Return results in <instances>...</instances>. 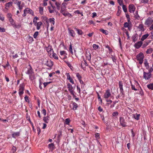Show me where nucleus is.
<instances>
[{
  "label": "nucleus",
  "instance_id": "f257e3e1",
  "mask_svg": "<svg viewBox=\"0 0 153 153\" xmlns=\"http://www.w3.org/2000/svg\"><path fill=\"white\" fill-rule=\"evenodd\" d=\"M9 20L10 22L11 25L15 29H19L20 27L21 26V25L20 24H16L15 22H14V20L12 18H9Z\"/></svg>",
  "mask_w": 153,
  "mask_h": 153
},
{
  "label": "nucleus",
  "instance_id": "f03ea898",
  "mask_svg": "<svg viewBox=\"0 0 153 153\" xmlns=\"http://www.w3.org/2000/svg\"><path fill=\"white\" fill-rule=\"evenodd\" d=\"M138 61H139V63L142 64L143 63V59L144 58V55L143 53L140 52L136 56Z\"/></svg>",
  "mask_w": 153,
  "mask_h": 153
},
{
  "label": "nucleus",
  "instance_id": "7ed1b4c3",
  "mask_svg": "<svg viewBox=\"0 0 153 153\" xmlns=\"http://www.w3.org/2000/svg\"><path fill=\"white\" fill-rule=\"evenodd\" d=\"M153 22V19L150 17H148L146 20L145 25L148 27Z\"/></svg>",
  "mask_w": 153,
  "mask_h": 153
},
{
  "label": "nucleus",
  "instance_id": "20e7f679",
  "mask_svg": "<svg viewBox=\"0 0 153 153\" xmlns=\"http://www.w3.org/2000/svg\"><path fill=\"white\" fill-rule=\"evenodd\" d=\"M136 9L134 5L132 4H130L128 6V10L130 13H134Z\"/></svg>",
  "mask_w": 153,
  "mask_h": 153
},
{
  "label": "nucleus",
  "instance_id": "39448f33",
  "mask_svg": "<svg viewBox=\"0 0 153 153\" xmlns=\"http://www.w3.org/2000/svg\"><path fill=\"white\" fill-rule=\"evenodd\" d=\"M119 86L120 89V94L122 95H124V91L123 88V83L122 81H120L119 82Z\"/></svg>",
  "mask_w": 153,
  "mask_h": 153
},
{
  "label": "nucleus",
  "instance_id": "423d86ee",
  "mask_svg": "<svg viewBox=\"0 0 153 153\" xmlns=\"http://www.w3.org/2000/svg\"><path fill=\"white\" fill-rule=\"evenodd\" d=\"M24 88L25 86L23 84L20 85L19 92V94L20 96H22L24 93Z\"/></svg>",
  "mask_w": 153,
  "mask_h": 153
},
{
  "label": "nucleus",
  "instance_id": "0eeeda50",
  "mask_svg": "<svg viewBox=\"0 0 153 153\" xmlns=\"http://www.w3.org/2000/svg\"><path fill=\"white\" fill-rule=\"evenodd\" d=\"M151 74L149 73H146L145 72H143V77L146 80H149L151 78Z\"/></svg>",
  "mask_w": 153,
  "mask_h": 153
},
{
  "label": "nucleus",
  "instance_id": "6e6552de",
  "mask_svg": "<svg viewBox=\"0 0 153 153\" xmlns=\"http://www.w3.org/2000/svg\"><path fill=\"white\" fill-rule=\"evenodd\" d=\"M120 124L123 127H125L127 126L125 120L123 117H120Z\"/></svg>",
  "mask_w": 153,
  "mask_h": 153
},
{
  "label": "nucleus",
  "instance_id": "1a4fd4ad",
  "mask_svg": "<svg viewBox=\"0 0 153 153\" xmlns=\"http://www.w3.org/2000/svg\"><path fill=\"white\" fill-rule=\"evenodd\" d=\"M46 50L48 53L50 54V55H51L52 53H53V51L51 46L49 45L48 47L46 48Z\"/></svg>",
  "mask_w": 153,
  "mask_h": 153
},
{
  "label": "nucleus",
  "instance_id": "9d476101",
  "mask_svg": "<svg viewBox=\"0 0 153 153\" xmlns=\"http://www.w3.org/2000/svg\"><path fill=\"white\" fill-rule=\"evenodd\" d=\"M142 41H140L136 43H135L134 45V46L136 48L138 49L140 48V47L142 45Z\"/></svg>",
  "mask_w": 153,
  "mask_h": 153
},
{
  "label": "nucleus",
  "instance_id": "9b49d317",
  "mask_svg": "<svg viewBox=\"0 0 153 153\" xmlns=\"http://www.w3.org/2000/svg\"><path fill=\"white\" fill-rule=\"evenodd\" d=\"M111 94L109 90L105 91V92L104 95V97L105 98H107L110 96Z\"/></svg>",
  "mask_w": 153,
  "mask_h": 153
},
{
  "label": "nucleus",
  "instance_id": "f8f14e48",
  "mask_svg": "<svg viewBox=\"0 0 153 153\" xmlns=\"http://www.w3.org/2000/svg\"><path fill=\"white\" fill-rule=\"evenodd\" d=\"M28 66L30 67V68L28 69L27 71L26 72V73L27 74H31V73L34 72L31 65L29 64Z\"/></svg>",
  "mask_w": 153,
  "mask_h": 153
},
{
  "label": "nucleus",
  "instance_id": "ddd939ff",
  "mask_svg": "<svg viewBox=\"0 0 153 153\" xmlns=\"http://www.w3.org/2000/svg\"><path fill=\"white\" fill-rule=\"evenodd\" d=\"M45 65L51 68L53 65V62L51 60L47 61Z\"/></svg>",
  "mask_w": 153,
  "mask_h": 153
},
{
  "label": "nucleus",
  "instance_id": "4468645a",
  "mask_svg": "<svg viewBox=\"0 0 153 153\" xmlns=\"http://www.w3.org/2000/svg\"><path fill=\"white\" fill-rule=\"evenodd\" d=\"M67 76V79L68 80H69L70 82L72 84H74V82L72 78H71L68 73H66V74Z\"/></svg>",
  "mask_w": 153,
  "mask_h": 153
},
{
  "label": "nucleus",
  "instance_id": "2eb2a0df",
  "mask_svg": "<svg viewBox=\"0 0 153 153\" xmlns=\"http://www.w3.org/2000/svg\"><path fill=\"white\" fill-rule=\"evenodd\" d=\"M138 34L137 33L134 34L132 36V39L134 42H135L137 40Z\"/></svg>",
  "mask_w": 153,
  "mask_h": 153
},
{
  "label": "nucleus",
  "instance_id": "dca6fc26",
  "mask_svg": "<svg viewBox=\"0 0 153 153\" xmlns=\"http://www.w3.org/2000/svg\"><path fill=\"white\" fill-rule=\"evenodd\" d=\"M69 34L73 37H74L75 34L74 31L72 30L68 29Z\"/></svg>",
  "mask_w": 153,
  "mask_h": 153
},
{
  "label": "nucleus",
  "instance_id": "f3484780",
  "mask_svg": "<svg viewBox=\"0 0 153 153\" xmlns=\"http://www.w3.org/2000/svg\"><path fill=\"white\" fill-rule=\"evenodd\" d=\"M62 14L65 16H67L69 17H70L71 18L72 17V15L69 13H68L67 11L64 12Z\"/></svg>",
  "mask_w": 153,
  "mask_h": 153
},
{
  "label": "nucleus",
  "instance_id": "a211bd4d",
  "mask_svg": "<svg viewBox=\"0 0 153 153\" xmlns=\"http://www.w3.org/2000/svg\"><path fill=\"white\" fill-rule=\"evenodd\" d=\"M86 57L87 59L89 61H90L91 58V54L89 52H86Z\"/></svg>",
  "mask_w": 153,
  "mask_h": 153
},
{
  "label": "nucleus",
  "instance_id": "6ab92c4d",
  "mask_svg": "<svg viewBox=\"0 0 153 153\" xmlns=\"http://www.w3.org/2000/svg\"><path fill=\"white\" fill-rule=\"evenodd\" d=\"M48 148L51 150H53L55 149V146L53 143L49 144L48 145Z\"/></svg>",
  "mask_w": 153,
  "mask_h": 153
},
{
  "label": "nucleus",
  "instance_id": "aec40b11",
  "mask_svg": "<svg viewBox=\"0 0 153 153\" xmlns=\"http://www.w3.org/2000/svg\"><path fill=\"white\" fill-rule=\"evenodd\" d=\"M29 76V78L30 79L33 81L35 79V74L34 72H33L31 74H28Z\"/></svg>",
  "mask_w": 153,
  "mask_h": 153
},
{
  "label": "nucleus",
  "instance_id": "412c9836",
  "mask_svg": "<svg viewBox=\"0 0 153 153\" xmlns=\"http://www.w3.org/2000/svg\"><path fill=\"white\" fill-rule=\"evenodd\" d=\"M74 29L77 31V33L79 35H82L83 33L82 31L80 29H78L76 27L74 28Z\"/></svg>",
  "mask_w": 153,
  "mask_h": 153
},
{
  "label": "nucleus",
  "instance_id": "4be33fe9",
  "mask_svg": "<svg viewBox=\"0 0 153 153\" xmlns=\"http://www.w3.org/2000/svg\"><path fill=\"white\" fill-rule=\"evenodd\" d=\"M25 10H26V12L27 13H29L32 15H33L34 13L33 11L31 9L27 8Z\"/></svg>",
  "mask_w": 153,
  "mask_h": 153
},
{
  "label": "nucleus",
  "instance_id": "5701e85b",
  "mask_svg": "<svg viewBox=\"0 0 153 153\" xmlns=\"http://www.w3.org/2000/svg\"><path fill=\"white\" fill-rule=\"evenodd\" d=\"M20 135V132H14L12 134V136L13 137L15 138L16 137H18Z\"/></svg>",
  "mask_w": 153,
  "mask_h": 153
},
{
  "label": "nucleus",
  "instance_id": "b1692460",
  "mask_svg": "<svg viewBox=\"0 0 153 153\" xmlns=\"http://www.w3.org/2000/svg\"><path fill=\"white\" fill-rule=\"evenodd\" d=\"M49 117L47 116L46 117H43V120L45 123H48L49 122Z\"/></svg>",
  "mask_w": 153,
  "mask_h": 153
},
{
  "label": "nucleus",
  "instance_id": "393cba45",
  "mask_svg": "<svg viewBox=\"0 0 153 153\" xmlns=\"http://www.w3.org/2000/svg\"><path fill=\"white\" fill-rule=\"evenodd\" d=\"M149 34L148 33L143 35L141 39V41H143L149 36Z\"/></svg>",
  "mask_w": 153,
  "mask_h": 153
},
{
  "label": "nucleus",
  "instance_id": "a878e982",
  "mask_svg": "<svg viewBox=\"0 0 153 153\" xmlns=\"http://www.w3.org/2000/svg\"><path fill=\"white\" fill-rule=\"evenodd\" d=\"M134 18L137 20H139L140 19V16L138 14V11H136L134 14Z\"/></svg>",
  "mask_w": 153,
  "mask_h": 153
},
{
  "label": "nucleus",
  "instance_id": "bb28decb",
  "mask_svg": "<svg viewBox=\"0 0 153 153\" xmlns=\"http://www.w3.org/2000/svg\"><path fill=\"white\" fill-rule=\"evenodd\" d=\"M73 107L72 109L74 110H75L77 109V108L78 107V105L75 102H73L72 104Z\"/></svg>",
  "mask_w": 153,
  "mask_h": 153
},
{
  "label": "nucleus",
  "instance_id": "cd10ccee",
  "mask_svg": "<svg viewBox=\"0 0 153 153\" xmlns=\"http://www.w3.org/2000/svg\"><path fill=\"white\" fill-rule=\"evenodd\" d=\"M42 24V23L41 22H38L36 24V28L38 30H39L40 28V26Z\"/></svg>",
  "mask_w": 153,
  "mask_h": 153
},
{
  "label": "nucleus",
  "instance_id": "c85d7f7f",
  "mask_svg": "<svg viewBox=\"0 0 153 153\" xmlns=\"http://www.w3.org/2000/svg\"><path fill=\"white\" fill-rule=\"evenodd\" d=\"M138 28L142 31H144L145 30L142 24H140L138 27Z\"/></svg>",
  "mask_w": 153,
  "mask_h": 153
},
{
  "label": "nucleus",
  "instance_id": "c756f323",
  "mask_svg": "<svg viewBox=\"0 0 153 153\" xmlns=\"http://www.w3.org/2000/svg\"><path fill=\"white\" fill-rule=\"evenodd\" d=\"M133 115L134 118L136 120H138L139 119V117L140 116V114H138L136 113L135 114H134Z\"/></svg>",
  "mask_w": 153,
  "mask_h": 153
},
{
  "label": "nucleus",
  "instance_id": "7c9ffc66",
  "mask_svg": "<svg viewBox=\"0 0 153 153\" xmlns=\"http://www.w3.org/2000/svg\"><path fill=\"white\" fill-rule=\"evenodd\" d=\"M12 2H9L7 3H6L5 4V6H6V7H5V8L6 9H8L7 8V7H9L10 6H12Z\"/></svg>",
  "mask_w": 153,
  "mask_h": 153
},
{
  "label": "nucleus",
  "instance_id": "2f4dec72",
  "mask_svg": "<svg viewBox=\"0 0 153 153\" xmlns=\"http://www.w3.org/2000/svg\"><path fill=\"white\" fill-rule=\"evenodd\" d=\"M14 4H16L19 7L20 6L21 4V1H19L18 0H15L14 2Z\"/></svg>",
  "mask_w": 153,
  "mask_h": 153
},
{
  "label": "nucleus",
  "instance_id": "473e14b6",
  "mask_svg": "<svg viewBox=\"0 0 153 153\" xmlns=\"http://www.w3.org/2000/svg\"><path fill=\"white\" fill-rule=\"evenodd\" d=\"M38 19H39V18L36 16L34 18L33 21V22L35 25L36 26V24L37 23V22L36 21Z\"/></svg>",
  "mask_w": 153,
  "mask_h": 153
},
{
  "label": "nucleus",
  "instance_id": "72a5a7b5",
  "mask_svg": "<svg viewBox=\"0 0 153 153\" xmlns=\"http://www.w3.org/2000/svg\"><path fill=\"white\" fill-rule=\"evenodd\" d=\"M48 20L50 22L52 23L53 25L55 24V19L54 18H50Z\"/></svg>",
  "mask_w": 153,
  "mask_h": 153
},
{
  "label": "nucleus",
  "instance_id": "f704fd0d",
  "mask_svg": "<svg viewBox=\"0 0 153 153\" xmlns=\"http://www.w3.org/2000/svg\"><path fill=\"white\" fill-rule=\"evenodd\" d=\"M147 87L149 89L153 90V83H150L147 85Z\"/></svg>",
  "mask_w": 153,
  "mask_h": 153
},
{
  "label": "nucleus",
  "instance_id": "c9c22d12",
  "mask_svg": "<svg viewBox=\"0 0 153 153\" xmlns=\"http://www.w3.org/2000/svg\"><path fill=\"white\" fill-rule=\"evenodd\" d=\"M117 7H118V10L117 12V16H119L120 14V13L121 11V10H120L121 9V7L120 6H118Z\"/></svg>",
  "mask_w": 153,
  "mask_h": 153
},
{
  "label": "nucleus",
  "instance_id": "e433bc0d",
  "mask_svg": "<svg viewBox=\"0 0 153 153\" xmlns=\"http://www.w3.org/2000/svg\"><path fill=\"white\" fill-rule=\"evenodd\" d=\"M39 12L40 14L41 15L43 14V8L42 7H39Z\"/></svg>",
  "mask_w": 153,
  "mask_h": 153
},
{
  "label": "nucleus",
  "instance_id": "4c0bfd02",
  "mask_svg": "<svg viewBox=\"0 0 153 153\" xmlns=\"http://www.w3.org/2000/svg\"><path fill=\"white\" fill-rule=\"evenodd\" d=\"M68 88H71L73 89H75V85L74 86H73L70 83H68L67 85Z\"/></svg>",
  "mask_w": 153,
  "mask_h": 153
},
{
  "label": "nucleus",
  "instance_id": "58836bf2",
  "mask_svg": "<svg viewBox=\"0 0 153 153\" xmlns=\"http://www.w3.org/2000/svg\"><path fill=\"white\" fill-rule=\"evenodd\" d=\"M153 51V49L152 48H150L149 49H148L146 51V53L148 54H150L151 53L152 51Z\"/></svg>",
  "mask_w": 153,
  "mask_h": 153
},
{
  "label": "nucleus",
  "instance_id": "ea45409f",
  "mask_svg": "<svg viewBox=\"0 0 153 153\" xmlns=\"http://www.w3.org/2000/svg\"><path fill=\"white\" fill-rule=\"evenodd\" d=\"M123 9L124 12L126 13L127 12V9L126 8V6L124 4L122 5Z\"/></svg>",
  "mask_w": 153,
  "mask_h": 153
},
{
  "label": "nucleus",
  "instance_id": "a19ab883",
  "mask_svg": "<svg viewBox=\"0 0 153 153\" xmlns=\"http://www.w3.org/2000/svg\"><path fill=\"white\" fill-rule=\"evenodd\" d=\"M62 136V131H59V134L57 136L58 140H59L60 139L61 137Z\"/></svg>",
  "mask_w": 153,
  "mask_h": 153
},
{
  "label": "nucleus",
  "instance_id": "79ce46f5",
  "mask_svg": "<svg viewBox=\"0 0 153 153\" xmlns=\"http://www.w3.org/2000/svg\"><path fill=\"white\" fill-rule=\"evenodd\" d=\"M33 40V39L32 37L29 36L28 39V42L29 43H32Z\"/></svg>",
  "mask_w": 153,
  "mask_h": 153
},
{
  "label": "nucleus",
  "instance_id": "37998d69",
  "mask_svg": "<svg viewBox=\"0 0 153 153\" xmlns=\"http://www.w3.org/2000/svg\"><path fill=\"white\" fill-rule=\"evenodd\" d=\"M100 30L105 35H107L108 34L107 31L106 30H104L103 29H100Z\"/></svg>",
  "mask_w": 153,
  "mask_h": 153
},
{
  "label": "nucleus",
  "instance_id": "c03bdc74",
  "mask_svg": "<svg viewBox=\"0 0 153 153\" xmlns=\"http://www.w3.org/2000/svg\"><path fill=\"white\" fill-rule=\"evenodd\" d=\"M55 4L57 7V10H59L60 8V4L57 2H56Z\"/></svg>",
  "mask_w": 153,
  "mask_h": 153
},
{
  "label": "nucleus",
  "instance_id": "a18cd8bd",
  "mask_svg": "<svg viewBox=\"0 0 153 153\" xmlns=\"http://www.w3.org/2000/svg\"><path fill=\"white\" fill-rule=\"evenodd\" d=\"M144 65L147 69H148L149 68V63L147 62L146 60L144 62Z\"/></svg>",
  "mask_w": 153,
  "mask_h": 153
},
{
  "label": "nucleus",
  "instance_id": "49530a36",
  "mask_svg": "<svg viewBox=\"0 0 153 153\" xmlns=\"http://www.w3.org/2000/svg\"><path fill=\"white\" fill-rule=\"evenodd\" d=\"M70 120L69 118H67L65 120V123L67 125H69V123L70 122Z\"/></svg>",
  "mask_w": 153,
  "mask_h": 153
},
{
  "label": "nucleus",
  "instance_id": "de8ad7c7",
  "mask_svg": "<svg viewBox=\"0 0 153 153\" xmlns=\"http://www.w3.org/2000/svg\"><path fill=\"white\" fill-rule=\"evenodd\" d=\"M43 18H44V19H45V20L46 22L48 24L47 28V29H48V28L49 26V23H48V19L47 18V17H46L45 16Z\"/></svg>",
  "mask_w": 153,
  "mask_h": 153
},
{
  "label": "nucleus",
  "instance_id": "09e8293b",
  "mask_svg": "<svg viewBox=\"0 0 153 153\" xmlns=\"http://www.w3.org/2000/svg\"><path fill=\"white\" fill-rule=\"evenodd\" d=\"M117 1L120 6L123 5V0H117Z\"/></svg>",
  "mask_w": 153,
  "mask_h": 153
},
{
  "label": "nucleus",
  "instance_id": "8fccbe9b",
  "mask_svg": "<svg viewBox=\"0 0 153 153\" xmlns=\"http://www.w3.org/2000/svg\"><path fill=\"white\" fill-rule=\"evenodd\" d=\"M38 34L39 32L38 31L35 32L33 35V37L35 39L36 38L38 35Z\"/></svg>",
  "mask_w": 153,
  "mask_h": 153
},
{
  "label": "nucleus",
  "instance_id": "3c124183",
  "mask_svg": "<svg viewBox=\"0 0 153 153\" xmlns=\"http://www.w3.org/2000/svg\"><path fill=\"white\" fill-rule=\"evenodd\" d=\"M149 2V0H141V3L143 4H147Z\"/></svg>",
  "mask_w": 153,
  "mask_h": 153
},
{
  "label": "nucleus",
  "instance_id": "603ef678",
  "mask_svg": "<svg viewBox=\"0 0 153 153\" xmlns=\"http://www.w3.org/2000/svg\"><path fill=\"white\" fill-rule=\"evenodd\" d=\"M93 48L95 50H96L97 49H98V48H99V46L98 45L94 44L93 45Z\"/></svg>",
  "mask_w": 153,
  "mask_h": 153
},
{
  "label": "nucleus",
  "instance_id": "864d4df0",
  "mask_svg": "<svg viewBox=\"0 0 153 153\" xmlns=\"http://www.w3.org/2000/svg\"><path fill=\"white\" fill-rule=\"evenodd\" d=\"M69 50L70 51V53H71L73 54V50H72V45H71V44H70V45Z\"/></svg>",
  "mask_w": 153,
  "mask_h": 153
},
{
  "label": "nucleus",
  "instance_id": "5fc2aeb1",
  "mask_svg": "<svg viewBox=\"0 0 153 153\" xmlns=\"http://www.w3.org/2000/svg\"><path fill=\"white\" fill-rule=\"evenodd\" d=\"M105 48L108 49L110 52H112V49L108 45L105 46Z\"/></svg>",
  "mask_w": 153,
  "mask_h": 153
},
{
  "label": "nucleus",
  "instance_id": "6e6d98bb",
  "mask_svg": "<svg viewBox=\"0 0 153 153\" xmlns=\"http://www.w3.org/2000/svg\"><path fill=\"white\" fill-rule=\"evenodd\" d=\"M53 57L55 59H58V58L56 55V54L55 53H53Z\"/></svg>",
  "mask_w": 153,
  "mask_h": 153
},
{
  "label": "nucleus",
  "instance_id": "4d7b16f0",
  "mask_svg": "<svg viewBox=\"0 0 153 153\" xmlns=\"http://www.w3.org/2000/svg\"><path fill=\"white\" fill-rule=\"evenodd\" d=\"M111 58L113 62H116V59L115 56L111 55Z\"/></svg>",
  "mask_w": 153,
  "mask_h": 153
},
{
  "label": "nucleus",
  "instance_id": "13d9d810",
  "mask_svg": "<svg viewBox=\"0 0 153 153\" xmlns=\"http://www.w3.org/2000/svg\"><path fill=\"white\" fill-rule=\"evenodd\" d=\"M48 8L49 10V12L50 13H52L54 12L53 10H51V7L49 6L48 7Z\"/></svg>",
  "mask_w": 153,
  "mask_h": 153
},
{
  "label": "nucleus",
  "instance_id": "bf43d9fd",
  "mask_svg": "<svg viewBox=\"0 0 153 153\" xmlns=\"http://www.w3.org/2000/svg\"><path fill=\"white\" fill-rule=\"evenodd\" d=\"M76 75L78 78V79H81L82 77L79 74V73H77L76 74Z\"/></svg>",
  "mask_w": 153,
  "mask_h": 153
},
{
  "label": "nucleus",
  "instance_id": "052dcab7",
  "mask_svg": "<svg viewBox=\"0 0 153 153\" xmlns=\"http://www.w3.org/2000/svg\"><path fill=\"white\" fill-rule=\"evenodd\" d=\"M65 62L66 63V64L68 65V66L69 67L71 68V67H72L71 66V64L69 62H68V61H65Z\"/></svg>",
  "mask_w": 153,
  "mask_h": 153
},
{
  "label": "nucleus",
  "instance_id": "680f3d73",
  "mask_svg": "<svg viewBox=\"0 0 153 153\" xmlns=\"http://www.w3.org/2000/svg\"><path fill=\"white\" fill-rule=\"evenodd\" d=\"M131 89L132 90H134V91H137V89L135 88V86L134 85H133L132 84H131Z\"/></svg>",
  "mask_w": 153,
  "mask_h": 153
},
{
  "label": "nucleus",
  "instance_id": "e2e57ef3",
  "mask_svg": "<svg viewBox=\"0 0 153 153\" xmlns=\"http://www.w3.org/2000/svg\"><path fill=\"white\" fill-rule=\"evenodd\" d=\"M98 99L100 101V104H102V100L99 94H98Z\"/></svg>",
  "mask_w": 153,
  "mask_h": 153
},
{
  "label": "nucleus",
  "instance_id": "0e129e2a",
  "mask_svg": "<svg viewBox=\"0 0 153 153\" xmlns=\"http://www.w3.org/2000/svg\"><path fill=\"white\" fill-rule=\"evenodd\" d=\"M126 17L127 19H128V22H129L130 21L129 15L128 14H126Z\"/></svg>",
  "mask_w": 153,
  "mask_h": 153
},
{
  "label": "nucleus",
  "instance_id": "69168bd1",
  "mask_svg": "<svg viewBox=\"0 0 153 153\" xmlns=\"http://www.w3.org/2000/svg\"><path fill=\"white\" fill-rule=\"evenodd\" d=\"M42 113L44 114V116H45L46 114V111L45 109H44L42 111Z\"/></svg>",
  "mask_w": 153,
  "mask_h": 153
},
{
  "label": "nucleus",
  "instance_id": "338daca9",
  "mask_svg": "<svg viewBox=\"0 0 153 153\" xmlns=\"http://www.w3.org/2000/svg\"><path fill=\"white\" fill-rule=\"evenodd\" d=\"M66 10L64 8H61V10L60 11V12L62 14L64 12H66Z\"/></svg>",
  "mask_w": 153,
  "mask_h": 153
},
{
  "label": "nucleus",
  "instance_id": "774afa93",
  "mask_svg": "<svg viewBox=\"0 0 153 153\" xmlns=\"http://www.w3.org/2000/svg\"><path fill=\"white\" fill-rule=\"evenodd\" d=\"M128 26H129V24L128 22H126L124 23V27H128Z\"/></svg>",
  "mask_w": 153,
  "mask_h": 153
}]
</instances>
